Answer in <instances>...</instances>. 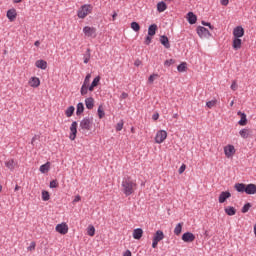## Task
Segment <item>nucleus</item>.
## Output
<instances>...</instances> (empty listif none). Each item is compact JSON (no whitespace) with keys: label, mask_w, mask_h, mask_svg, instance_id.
Returning <instances> with one entry per match:
<instances>
[{"label":"nucleus","mask_w":256,"mask_h":256,"mask_svg":"<svg viewBox=\"0 0 256 256\" xmlns=\"http://www.w3.org/2000/svg\"><path fill=\"white\" fill-rule=\"evenodd\" d=\"M121 187L122 193H124L126 197H129L135 193V189H137V182H135V180L130 176H125L122 179Z\"/></svg>","instance_id":"1"},{"label":"nucleus","mask_w":256,"mask_h":256,"mask_svg":"<svg viewBox=\"0 0 256 256\" xmlns=\"http://www.w3.org/2000/svg\"><path fill=\"white\" fill-rule=\"evenodd\" d=\"M93 127V117L86 116L84 117L79 124L80 131H91Z\"/></svg>","instance_id":"2"},{"label":"nucleus","mask_w":256,"mask_h":256,"mask_svg":"<svg viewBox=\"0 0 256 256\" xmlns=\"http://www.w3.org/2000/svg\"><path fill=\"white\" fill-rule=\"evenodd\" d=\"M93 11V6L90 4H85L81 6V8L78 10L77 15L79 19H85L89 13Z\"/></svg>","instance_id":"3"},{"label":"nucleus","mask_w":256,"mask_h":256,"mask_svg":"<svg viewBox=\"0 0 256 256\" xmlns=\"http://www.w3.org/2000/svg\"><path fill=\"white\" fill-rule=\"evenodd\" d=\"M83 33L85 37H91V39H95L97 37V28L91 26H85L83 28Z\"/></svg>","instance_id":"4"},{"label":"nucleus","mask_w":256,"mask_h":256,"mask_svg":"<svg viewBox=\"0 0 256 256\" xmlns=\"http://www.w3.org/2000/svg\"><path fill=\"white\" fill-rule=\"evenodd\" d=\"M196 31L201 39H209V37H211V32H209V29L203 26H198Z\"/></svg>","instance_id":"5"},{"label":"nucleus","mask_w":256,"mask_h":256,"mask_svg":"<svg viewBox=\"0 0 256 256\" xmlns=\"http://www.w3.org/2000/svg\"><path fill=\"white\" fill-rule=\"evenodd\" d=\"M165 139H167V131L160 130L156 133L155 143H157L158 145H161V143H163V141H165Z\"/></svg>","instance_id":"6"},{"label":"nucleus","mask_w":256,"mask_h":256,"mask_svg":"<svg viewBox=\"0 0 256 256\" xmlns=\"http://www.w3.org/2000/svg\"><path fill=\"white\" fill-rule=\"evenodd\" d=\"M55 229L60 235H67V233H69V226L65 222L57 224Z\"/></svg>","instance_id":"7"},{"label":"nucleus","mask_w":256,"mask_h":256,"mask_svg":"<svg viewBox=\"0 0 256 256\" xmlns=\"http://www.w3.org/2000/svg\"><path fill=\"white\" fill-rule=\"evenodd\" d=\"M77 121L72 122L71 126H70V136L69 139L70 141H75V139H77Z\"/></svg>","instance_id":"8"},{"label":"nucleus","mask_w":256,"mask_h":256,"mask_svg":"<svg viewBox=\"0 0 256 256\" xmlns=\"http://www.w3.org/2000/svg\"><path fill=\"white\" fill-rule=\"evenodd\" d=\"M245 35V29H243V26H236L233 29V37L234 38H241Z\"/></svg>","instance_id":"9"},{"label":"nucleus","mask_w":256,"mask_h":256,"mask_svg":"<svg viewBox=\"0 0 256 256\" xmlns=\"http://www.w3.org/2000/svg\"><path fill=\"white\" fill-rule=\"evenodd\" d=\"M182 241H184V243H193V241H195V236L191 232H185L182 235Z\"/></svg>","instance_id":"10"},{"label":"nucleus","mask_w":256,"mask_h":256,"mask_svg":"<svg viewBox=\"0 0 256 256\" xmlns=\"http://www.w3.org/2000/svg\"><path fill=\"white\" fill-rule=\"evenodd\" d=\"M237 115H239V117L241 118L238 121V125H240L241 127H245V125H247V114H245V112L238 111Z\"/></svg>","instance_id":"11"},{"label":"nucleus","mask_w":256,"mask_h":256,"mask_svg":"<svg viewBox=\"0 0 256 256\" xmlns=\"http://www.w3.org/2000/svg\"><path fill=\"white\" fill-rule=\"evenodd\" d=\"M224 153L226 155V157H233V155H235V146L233 145H228L226 147H224Z\"/></svg>","instance_id":"12"},{"label":"nucleus","mask_w":256,"mask_h":256,"mask_svg":"<svg viewBox=\"0 0 256 256\" xmlns=\"http://www.w3.org/2000/svg\"><path fill=\"white\" fill-rule=\"evenodd\" d=\"M230 197H231V192L223 191L220 193L218 201H219V203H225L227 201V199H229Z\"/></svg>","instance_id":"13"},{"label":"nucleus","mask_w":256,"mask_h":256,"mask_svg":"<svg viewBox=\"0 0 256 256\" xmlns=\"http://www.w3.org/2000/svg\"><path fill=\"white\" fill-rule=\"evenodd\" d=\"M6 17L9 21H15V19H17V10H15V8L9 9L6 13Z\"/></svg>","instance_id":"14"},{"label":"nucleus","mask_w":256,"mask_h":256,"mask_svg":"<svg viewBox=\"0 0 256 256\" xmlns=\"http://www.w3.org/2000/svg\"><path fill=\"white\" fill-rule=\"evenodd\" d=\"M160 43L165 49H171V43H169V38L166 35L160 36Z\"/></svg>","instance_id":"15"},{"label":"nucleus","mask_w":256,"mask_h":256,"mask_svg":"<svg viewBox=\"0 0 256 256\" xmlns=\"http://www.w3.org/2000/svg\"><path fill=\"white\" fill-rule=\"evenodd\" d=\"M245 193H246V195H255L256 194V185L255 184H247Z\"/></svg>","instance_id":"16"},{"label":"nucleus","mask_w":256,"mask_h":256,"mask_svg":"<svg viewBox=\"0 0 256 256\" xmlns=\"http://www.w3.org/2000/svg\"><path fill=\"white\" fill-rule=\"evenodd\" d=\"M187 21L190 25H195L197 23V15H195L193 12H188Z\"/></svg>","instance_id":"17"},{"label":"nucleus","mask_w":256,"mask_h":256,"mask_svg":"<svg viewBox=\"0 0 256 256\" xmlns=\"http://www.w3.org/2000/svg\"><path fill=\"white\" fill-rule=\"evenodd\" d=\"M243 43V40L241 38H233L232 47L235 51H239L241 49V45Z\"/></svg>","instance_id":"18"},{"label":"nucleus","mask_w":256,"mask_h":256,"mask_svg":"<svg viewBox=\"0 0 256 256\" xmlns=\"http://www.w3.org/2000/svg\"><path fill=\"white\" fill-rule=\"evenodd\" d=\"M224 212L226 215H229V217H233V215L237 214V209H235L233 206H227L224 208Z\"/></svg>","instance_id":"19"},{"label":"nucleus","mask_w":256,"mask_h":256,"mask_svg":"<svg viewBox=\"0 0 256 256\" xmlns=\"http://www.w3.org/2000/svg\"><path fill=\"white\" fill-rule=\"evenodd\" d=\"M154 241H163L165 239V234L163 233L162 230H157L154 234V237H153Z\"/></svg>","instance_id":"20"},{"label":"nucleus","mask_w":256,"mask_h":256,"mask_svg":"<svg viewBox=\"0 0 256 256\" xmlns=\"http://www.w3.org/2000/svg\"><path fill=\"white\" fill-rule=\"evenodd\" d=\"M85 106L87 109L91 110L95 107V99L93 97H88L85 99Z\"/></svg>","instance_id":"21"},{"label":"nucleus","mask_w":256,"mask_h":256,"mask_svg":"<svg viewBox=\"0 0 256 256\" xmlns=\"http://www.w3.org/2000/svg\"><path fill=\"white\" fill-rule=\"evenodd\" d=\"M35 66L38 69H42V71H45V69H47V61H45V60H37L35 62Z\"/></svg>","instance_id":"22"},{"label":"nucleus","mask_w":256,"mask_h":256,"mask_svg":"<svg viewBox=\"0 0 256 256\" xmlns=\"http://www.w3.org/2000/svg\"><path fill=\"white\" fill-rule=\"evenodd\" d=\"M30 87H39L41 85V80L38 77H32L29 81Z\"/></svg>","instance_id":"23"},{"label":"nucleus","mask_w":256,"mask_h":256,"mask_svg":"<svg viewBox=\"0 0 256 256\" xmlns=\"http://www.w3.org/2000/svg\"><path fill=\"white\" fill-rule=\"evenodd\" d=\"M141 237H143V229L141 228L134 229L133 238L139 240L141 239Z\"/></svg>","instance_id":"24"},{"label":"nucleus","mask_w":256,"mask_h":256,"mask_svg":"<svg viewBox=\"0 0 256 256\" xmlns=\"http://www.w3.org/2000/svg\"><path fill=\"white\" fill-rule=\"evenodd\" d=\"M157 24H151L149 27H148V35L150 37H153L156 33H157Z\"/></svg>","instance_id":"25"},{"label":"nucleus","mask_w":256,"mask_h":256,"mask_svg":"<svg viewBox=\"0 0 256 256\" xmlns=\"http://www.w3.org/2000/svg\"><path fill=\"white\" fill-rule=\"evenodd\" d=\"M85 111V105L83 102H79L76 106V115L77 117H80V115Z\"/></svg>","instance_id":"26"},{"label":"nucleus","mask_w":256,"mask_h":256,"mask_svg":"<svg viewBox=\"0 0 256 256\" xmlns=\"http://www.w3.org/2000/svg\"><path fill=\"white\" fill-rule=\"evenodd\" d=\"M234 189H236V191L238 193H245L246 184H244V183H236L235 186H234Z\"/></svg>","instance_id":"27"},{"label":"nucleus","mask_w":256,"mask_h":256,"mask_svg":"<svg viewBox=\"0 0 256 256\" xmlns=\"http://www.w3.org/2000/svg\"><path fill=\"white\" fill-rule=\"evenodd\" d=\"M51 169V162H46L45 164L41 165L39 171L42 173H48Z\"/></svg>","instance_id":"28"},{"label":"nucleus","mask_w":256,"mask_h":256,"mask_svg":"<svg viewBox=\"0 0 256 256\" xmlns=\"http://www.w3.org/2000/svg\"><path fill=\"white\" fill-rule=\"evenodd\" d=\"M167 10V3L161 1L157 4V12L158 13H163V11Z\"/></svg>","instance_id":"29"},{"label":"nucleus","mask_w":256,"mask_h":256,"mask_svg":"<svg viewBox=\"0 0 256 256\" xmlns=\"http://www.w3.org/2000/svg\"><path fill=\"white\" fill-rule=\"evenodd\" d=\"M239 135L240 137H242V139H247L249 137V129L247 128H243L239 131Z\"/></svg>","instance_id":"30"},{"label":"nucleus","mask_w":256,"mask_h":256,"mask_svg":"<svg viewBox=\"0 0 256 256\" xmlns=\"http://www.w3.org/2000/svg\"><path fill=\"white\" fill-rule=\"evenodd\" d=\"M74 113H75V106H70L65 111L66 117H73Z\"/></svg>","instance_id":"31"},{"label":"nucleus","mask_w":256,"mask_h":256,"mask_svg":"<svg viewBox=\"0 0 256 256\" xmlns=\"http://www.w3.org/2000/svg\"><path fill=\"white\" fill-rule=\"evenodd\" d=\"M89 61H91V49L88 48L84 54V63L87 65Z\"/></svg>","instance_id":"32"},{"label":"nucleus","mask_w":256,"mask_h":256,"mask_svg":"<svg viewBox=\"0 0 256 256\" xmlns=\"http://www.w3.org/2000/svg\"><path fill=\"white\" fill-rule=\"evenodd\" d=\"M177 71L179 73H185L187 71V63L182 62L180 65L177 66Z\"/></svg>","instance_id":"33"},{"label":"nucleus","mask_w":256,"mask_h":256,"mask_svg":"<svg viewBox=\"0 0 256 256\" xmlns=\"http://www.w3.org/2000/svg\"><path fill=\"white\" fill-rule=\"evenodd\" d=\"M5 165L8 169H10V171H13V169H15V160H8L7 162H5Z\"/></svg>","instance_id":"34"},{"label":"nucleus","mask_w":256,"mask_h":256,"mask_svg":"<svg viewBox=\"0 0 256 256\" xmlns=\"http://www.w3.org/2000/svg\"><path fill=\"white\" fill-rule=\"evenodd\" d=\"M181 231H183V223H178L174 229V234L181 235Z\"/></svg>","instance_id":"35"},{"label":"nucleus","mask_w":256,"mask_h":256,"mask_svg":"<svg viewBox=\"0 0 256 256\" xmlns=\"http://www.w3.org/2000/svg\"><path fill=\"white\" fill-rule=\"evenodd\" d=\"M130 27L135 31V33H139V31H141V26L137 22H132Z\"/></svg>","instance_id":"36"},{"label":"nucleus","mask_w":256,"mask_h":256,"mask_svg":"<svg viewBox=\"0 0 256 256\" xmlns=\"http://www.w3.org/2000/svg\"><path fill=\"white\" fill-rule=\"evenodd\" d=\"M88 92H89V86L82 84L81 89H80V94L82 96H85V95H87Z\"/></svg>","instance_id":"37"},{"label":"nucleus","mask_w":256,"mask_h":256,"mask_svg":"<svg viewBox=\"0 0 256 256\" xmlns=\"http://www.w3.org/2000/svg\"><path fill=\"white\" fill-rule=\"evenodd\" d=\"M99 119H103L105 117V110H103V106H99L97 109Z\"/></svg>","instance_id":"38"},{"label":"nucleus","mask_w":256,"mask_h":256,"mask_svg":"<svg viewBox=\"0 0 256 256\" xmlns=\"http://www.w3.org/2000/svg\"><path fill=\"white\" fill-rule=\"evenodd\" d=\"M49 199H51V195L49 194V192L43 190L42 191V201H49Z\"/></svg>","instance_id":"39"},{"label":"nucleus","mask_w":256,"mask_h":256,"mask_svg":"<svg viewBox=\"0 0 256 256\" xmlns=\"http://www.w3.org/2000/svg\"><path fill=\"white\" fill-rule=\"evenodd\" d=\"M87 235H89V237H94L95 236V226H89L88 227Z\"/></svg>","instance_id":"40"},{"label":"nucleus","mask_w":256,"mask_h":256,"mask_svg":"<svg viewBox=\"0 0 256 256\" xmlns=\"http://www.w3.org/2000/svg\"><path fill=\"white\" fill-rule=\"evenodd\" d=\"M250 209H251V203L248 202V203L244 204V206L241 209V212L248 213Z\"/></svg>","instance_id":"41"},{"label":"nucleus","mask_w":256,"mask_h":256,"mask_svg":"<svg viewBox=\"0 0 256 256\" xmlns=\"http://www.w3.org/2000/svg\"><path fill=\"white\" fill-rule=\"evenodd\" d=\"M217 105V100H211L206 102V107H208V109H213V107H215Z\"/></svg>","instance_id":"42"},{"label":"nucleus","mask_w":256,"mask_h":256,"mask_svg":"<svg viewBox=\"0 0 256 256\" xmlns=\"http://www.w3.org/2000/svg\"><path fill=\"white\" fill-rule=\"evenodd\" d=\"M99 81H101V76H96V77L93 79L91 85L94 86V87H97V85H99Z\"/></svg>","instance_id":"43"},{"label":"nucleus","mask_w":256,"mask_h":256,"mask_svg":"<svg viewBox=\"0 0 256 256\" xmlns=\"http://www.w3.org/2000/svg\"><path fill=\"white\" fill-rule=\"evenodd\" d=\"M90 81H91V74H87L84 81H83V85H88L89 86Z\"/></svg>","instance_id":"44"},{"label":"nucleus","mask_w":256,"mask_h":256,"mask_svg":"<svg viewBox=\"0 0 256 256\" xmlns=\"http://www.w3.org/2000/svg\"><path fill=\"white\" fill-rule=\"evenodd\" d=\"M175 63V60L169 59L164 62L165 67H171Z\"/></svg>","instance_id":"45"},{"label":"nucleus","mask_w":256,"mask_h":256,"mask_svg":"<svg viewBox=\"0 0 256 256\" xmlns=\"http://www.w3.org/2000/svg\"><path fill=\"white\" fill-rule=\"evenodd\" d=\"M202 25H204V27H209V29H211V31H213L215 29V26L211 25V23H209V22L202 21Z\"/></svg>","instance_id":"46"},{"label":"nucleus","mask_w":256,"mask_h":256,"mask_svg":"<svg viewBox=\"0 0 256 256\" xmlns=\"http://www.w3.org/2000/svg\"><path fill=\"white\" fill-rule=\"evenodd\" d=\"M58 184H57V180H52L50 182V189H57Z\"/></svg>","instance_id":"47"},{"label":"nucleus","mask_w":256,"mask_h":256,"mask_svg":"<svg viewBox=\"0 0 256 256\" xmlns=\"http://www.w3.org/2000/svg\"><path fill=\"white\" fill-rule=\"evenodd\" d=\"M155 77H159V75L158 74L150 75L148 78V83H153V81H155Z\"/></svg>","instance_id":"48"},{"label":"nucleus","mask_w":256,"mask_h":256,"mask_svg":"<svg viewBox=\"0 0 256 256\" xmlns=\"http://www.w3.org/2000/svg\"><path fill=\"white\" fill-rule=\"evenodd\" d=\"M185 169H187V166L185 164H182L178 170V173L181 175L185 173Z\"/></svg>","instance_id":"49"},{"label":"nucleus","mask_w":256,"mask_h":256,"mask_svg":"<svg viewBox=\"0 0 256 256\" xmlns=\"http://www.w3.org/2000/svg\"><path fill=\"white\" fill-rule=\"evenodd\" d=\"M36 244L35 242H31L29 247H27V251H35Z\"/></svg>","instance_id":"50"},{"label":"nucleus","mask_w":256,"mask_h":256,"mask_svg":"<svg viewBox=\"0 0 256 256\" xmlns=\"http://www.w3.org/2000/svg\"><path fill=\"white\" fill-rule=\"evenodd\" d=\"M151 41H152V38L151 36L148 35L146 36L144 43L145 45H151Z\"/></svg>","instance_id":"51"},{"label":"nucleus","mask_w":256,"mask_h":256,"mask_svg":"<svg viewBox=\"0 0 256 256\" xmlns=\"http://www.w3.org/2000/svg\"><path fill=\"white\" fill-rule=\"evenodd\" d=\"M230 89H232V91H237V81L234 80L232 82Z\"/></svg>","instance_id":"52"},{"label":"nucleus","mask_w":256,"mask_h":256,"mask_svg":"<svg viewBox=\"0 0 256 256\" xmlns=\"http://www.w3.org/2000/svg\"><path fill=\"white\" fill-rule=\"evenodd\" d=\"M123 130V122H119L116 125V131H122Z\"/></svg>","instance_id":"53"},{"label":"nucleus","mask_w":256,"mask_h":256,"mask_svg":"<svg viewBox=\"0 0 256 256\" xmlns=\"http://www.w3.org/2000/svg\"><path fill=\"white\" fill-rule=\"evenodd\" d=\"M157 245H159V241L152 239V248L157 249Z\"/></svg>","instance_id":"54"},{"label":"nucleus","mask_w":256,"mask_h":256,"mask_svg":"<svg viewBox=\"0 0 256 256\" xmlns=\"http://www.w3.org/2000/svg\"><path fill=\"white\" fill-rule=\"evenodd\" d=\"M152 119H153V121H157V119H159V113L153 114Z\"/></svg>","instance_id":"55"},{"label":"nucleus","mask_w":256,"mask_h":256,"mask_svg":"<svg viewBox=\"0 0 256 256\" xmlns=\"http://www.w3.org/2000/svg\"><path fill=\"white\" fill-rule=\"evenodd\" d=\"M120 97L121 99H127V97H129V94H127V92H123Z\"/></svg>","instance_id":"56"},{"label":"nucleus","mask_w":256,"mask_h":256,"mask_svg":"<svg viewBox=\"0 0 256 256\" xmlns=\"http://www.w3.org/2000/svg\"><path fill=\"white\" fill-rule=\"evenodd\" d=\"M220 3L221 5L227 6L229 5V0H221Z\"/></svg>","instance_id":"57"},{"label":"nucleus","mask_w":256,"mask_h":256,"mask_svg":"<svg viewBox=\"0 0 256 256\" xmlns=\"http://www.w3.org/2000/svg\"><path fill=\"white\" fill-rule=\"evenodd\" d=\"M123 256H131V250H126Z\"/></svg>","instance_id":"58"},{"label":"nucleus","mask_w":256,"mask_h":256,"mask_svg":"<svg viewBox=\"0 0 256 256\" xmlns=\"http://www.w3.org/2000/svg\"><path fill=\"white\" fill-rule=\"evenodd\" d=\"M95 89V86L93 84L88 85V91H93Z\"/></svg>","instance_id":"59"},{"label":"nucleus","mask_w":256,"mask_h":256,"mask_svg":"<svg viewBox=\"0 0 256 256\" xmlns=\"http://www.w3.org/2000/svg\"><path fill=\"white\" fill-rule=\"evenodd\" d=\"M134 65H135L136 67H139V65H141V61H140V60H136V61L134 62Z\"/></svg>","instance_id":"60"},{"label":"nucleus","mask_w":256,"mask_h":256,"mask_svg":"<svg viewBox=\"0 0 256 256\" xmlns=\"http://www.w3.org/2000/svg\"><path fill=\"white\" fill-rule=\"evenodd\" d=\"M77 201H81V196H76L74 199V202L77 203Z\"/></svg>","instance_id":"61"},{"label":"nucleus","mask_w":256,"mask_h":256,"mask_svg":"<svg viewBox=\"0 0 256 256\" xmlns=\"http://www.w3.org/2000/svg\"><path fill=\"white\" fill-rule=\"evenodd\" d=\"M35 47H39V45H41V42L39 40H37L35 43H34Z\"/></svg>","instance_id":"62"},{"label":"nucleus","mask_w":256,"mask_h":256,"mask_svg":"<svg viewBox=\"0 0 256 256\" xmlns=\"http://www.w3.org/2000/svg\"><path fill=\"white\" fill-rule=\"evenodd\" d=\"M117 17V13L116 12H114V14L112 15V19H113V21H115V18Z\"/></svg>","instance_id":"63"},{"label":"nucleus","mask_w":256,"mask_h":256,"mask_svg":"<svg viewBox=\"0 0 256 256\" xmlns=\"http://www.w3.org/2000/svg\"><path fill=\"white\" fill-rule=\"evenodd\" d=\"M19 189H21V187L19 185L15 186V191H19Z\"/></svg>","instance_id":"64"}]
</instances>
